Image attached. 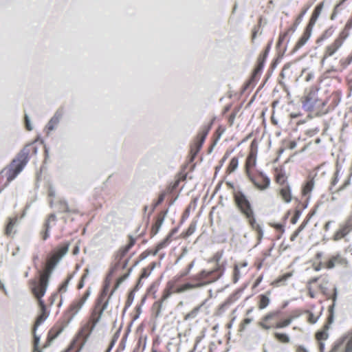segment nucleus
<instances>
[{"mask_svg": "<svg viewBox=\"0 0 352 352\" xmlns=\"http://www.w3.org/2000/svg\"><path fill=\"white\" fill-rule=\"evenodd\" d=\"M56 263H54L52 268H48L46 271L38 270V278L30 280V285L31 286V291L34 297L38 300V304L41 309H45L46 305L42 297L45 296L47 289L50 278L52 273V269L55 267Z\"/></svg>", "mask_w": 352, "mask_h": 352, "instance_id": "obj_1", "label": "nucleus"}, {"mask_svg": "<svg viewBox=\"0 0 352 352\" xmlns=\"http://www.w3.org/2000/svg\"><path fill=\"white\" fill-rule=\"evenodd\" d=\"M28 146V145L22 148L9 166L0 172V177H3V174L7 176L8 183L14 179L28 164L30 154Z\"/></svg>", "mask_w": 352, "mask_h": 352, "instance_id": "obj_2", "label": "nucleus"}, {"mask_svg": "<svg viewBox=\"0 0 352 352\" xmlns=\"http://www.w3.org/2000/svg\"><path fill=\"white\" fill-rule=\"evenodd\" d=\"M28 146V145L22 148L9 166L0 172V177H3V174L7 176L8 183L14 179L28 164L30 154Z\"/></svg>", "mask_w": 352, "mask_h": 352, "instance_id": "obj_3", "label": "nucleus"}, {"mask_svg": "<svg viewBox=\"0 0 352 352\" xmlns=\"http://www.w3.org/2000/svg\"><path fill=\"white\" fill-rule=\"evenodd\" d=\"M234 199L236 206L243 214L249 217L252 214V204L241 188L234 190Z\"/></svg>", "mask_w": 352, "mask_h": 352, "instance_id": "obj_4", "label": "nucleus"}, {"mask_svg": "<svg viewBox=\"0 0 352 352\" xmlns=\"http://www.w3.org/2000/svg\"><path fill=\"white\" fill-rule=\"evenodd\" d=\"M319 88L313 86L310 88V90L307 95L305 97V100L302 101V109L307 112H311L314 111V107L319 100L318 94Z\"/></svg>", "mask_w": 352, "mask_h": 352, "instance_id": "obj_5", "label": "nucleus"}, {"mask_svg": "<svg viewBox=\"0 0 352 352\" xmlns=\"http://www.w3.org/2000/svg\"><path fill=\"white\" fill-rule=\"evenodd\" d=\"M246 175L253 184L260 190H265L270 185V179L268 176L265 175L262 171H258V177L261 180H258L257 177L253 176L250 170L247 168L245 170Z\"/></svg>", "mask_w": 352, "mask_h": 352, "instance_id": "obj_6", "label": "nucleus"}, {"mask_svg": "<svg viewBox=\"0 0 352 352\" xmlns=\"http://www.w3.org/2000/svg\"><path fill=\"white\" fill-rule=\"evenodd\" d=\"M258 142L254 139L250 144V151L246 160L245 169L254 167L256 164V157L258 153Z\"/></svg>", "mask_w": 352, "mask_h": 352, "instance_id": "obj_7", "label": "nucleus"}, {"mask_svg": "<svg viewBox=\"0 0 352 352\" xmlns=\"http://www.w3.org/2000/svg\"><path fill=\"white\" fill-rule=\"evenodd\" d=\"M63 116V112L60 109H58L56 111L53 116L50 118L45 126V129L47 130V135H49L50 132L55 130L60 123V120L62 119Z\"/></svg>", "mask_w": 352, "mask_h": 352, "instance_id": "obj_8", "label": "nucleus"}, {"mask_svg": "<svg viewBox=\"0 0 352 352\" xmlns=\"http://www.w3.org/2000/svg\"><path fill=\"white\" fill-rule=\"evenodd\" d=\"M312 30V28L306 25L302 35L298 39L292 50V53L296 52L300 48L306 44L311 36Z\"/></svg>", "mask_w": 352, "mask_h": 352, "instance_id": "obj_9", "label": "nucleus"}, {"mask_svg": "<svg viewBox=\"0 0 352 352\" xmlns=\"http://www.w3.org/2000/svg\"><path fill=\"white\" fill-rule=\"evenodd\" d=\"M337 296H338V289L337 287H335L333 288V294L331 297V299L333 300V303L329 307V316L327 318V323L324 324V329H326V330H328L330 327V325L333 322L334 320V308L336 306V302L337 300Z\"/></svg>", "mask_w": 352, "mask_h": 352, "instance_id": "obj_10", "label": "nucleus"}, {"mask_svg": "<svg viewBox=\"0 0 352 352\" xmlns=\"http://www.w3.org/2000/svg\"><path fill=\"white\" fill-rule=\"evenodd\" d=\"M324 7V1L318 3L314 8L313 13L311 16V18L307 23V26L314 28L318 17L320 16V14L321 13V11Z\"/></svg>", "mask_w": 352, "mask_h": 352, "instance_id": "obj_11", "label": "nucleus"}, {"mask_svg": "<svg viewBox=\"0 0 352 352\" xmlns=\"http://www.w3.org/2000/svg\"><path fill=\"white\" fill-rule=\"evenodd\" d=\"M79 301H74L69 306L68 311L67 313V324H69L74 319L75 316L78 313L80 309H78Z\"/></svg>", "mask_w": 352, "mask_h": 352, "instance_id": "obj_12", "label": "nucleus"}, {"mask_svg": "<svg viewBox=\"0 0 352 352\" xmlns=\"http://www.w3.org/2000/svg\"><path fill=\"white\" fill-rule=\"evenodd\" d=\"M311 7V5L307 6V7H305L302 9L300 13L298 14V16L296 17L294 24L288 29V31H291L292 32H295L298 28V26L302 22L304 16L307 14V11L309 10V8Z\"/></svg>", "mask_w": 352, "mask_h": 352, "instance_id": "obj_13", "label": "nucleus"}, {"mask_svg": "<svg viewBox=\"0 0 352 352\" xmlns=\"http://www.w3.org/2000/svg\"><path fill=\"white\" fill-rule=\"evenodd\" d=\"M245 287L239 288L236 289L233 294H232L221 305V309L224 308V307L229 306L235 300H236L243 292Z\"/></svg>", "mask_w": 352, "mask_h": 352, "instance_id": "obj_14", "label": "nucleus"}, {"mask_svg": "<svg viewBox=\"0 0 352 352\" xmlns=\"http://www.w3.org/2000/svg\"><path fill=\"white\" fill-rule=\"evenodd\" d=\"M352 230V223L347 222L346 225L339 229L335 236L334 240H338L344 237Z\"/></svg>", "mask_w": 352, "mask_h": 352, "instance_id": "obj_15", "label": "nucleus"}, {"mask_svg": "<svg viewBox=\"0 0 352 352\" xmlns=\"http://www.w3.org/2000/svg\"><path fill=\"white\" fill-rule=\"evenodd\" d=\"M289 41H290V38H289V39L287 40L286 45L284 47V48L283 49V50L278 52V56L276 58H274L272 60V62L271 63L270 66V69H272L274 70L276 68L277 65L281 61L283 57L284 56L285 52L287 51V46H288Z\"/></svg>", "mask_w": 352, "mask_h": 352, "instance_id": "obj_16", "label": "nucleus"}, {"mask_svg": "<svg viewBox=\"0 0 352 352\" xmlns=\"http://www.w3.org/2000/svg\"><path fill=\"white\" fill-rule=\"evenodd\" d=\"M166 192L165 191H163L162 192L160 195H159V197L157 198V200L154 201L153 204H152L151 206V212L148 213V217H147V222H146V224L148 225V223H149V219H150V217L151 215V214L155 211V210L156 209V208L160 206L164 200L165 197H166Z\"/></svg>", "mask_w": 352, "mask_h": 352, "instance_id": "obj_17", "label": "nucleus"}, {"mask_svg": "<svg viewBox=\"0 0 352 352\" xmlns=\"http://www.w3.org/2000/svg\"><path fill=\"white\" fill-rule=\"evenodd\" d=\"M164 221V217H157L155 223L153 224V226L151 227V237H153L155 235H156L159 232Z\"/></svg>", "mask_w": 352, "mask_h": 352, "instance_id": "obj_18", "label": "nucleus"}, {"mask_svg": "<svg viewBox=\"0 0 352 352\" xmlns=\"http://www.w3.org/2000/svg\"><path fill=\"white\" fill-rule=\"evenodd\" d=\"M280 195L286 203H289L292 201V188L289 185L280 190Z\"/></svg>", "mask_w": 352, "mask_h": 352, "instance_id": "obj_19", "label": "nucleus"}, {"mask_svg": "<svg viewBox=\"0 0 352 352\" xmlns=\"http://www.w3.org/2000/svg\"><path fill=\"white\" fill-rule=\"evenodd\" d=\"M135 293H134V291H130L128 294L127 299L125 303L124 308L122 311V318L124 317V315L127 311V309L131 306V305L133 302L134 298H135Z\"/></svg>", "mask_w": 352, "mask_h": 352, "instance_id": "obj_20", "label": "nucleus"}, {"mask_svg": "<svg viewBox=\"0 0 352 352\" xmlns=\"http://www.w3.org/2000/svg\"><path fill=\"white\" fill-rule=\"evenodd\" d=\"M197 225V220H192L189 225L186 232H184L182 234L183 238L186 239L192 235L196 230Z\"/></svg>", "mask_w": 352, "mask_h": 352, "instance_id": "obj_21", "label": "nucleus"}, {"mask_svg": "<svg viewBox=\"0 0 352 352\" xmlns=\"http://www.w3.org/2000/svg\"><path fill=\"white\" fill-rule=\"evenodd\" d=\"M64 328L61 327L54 334H52V330H51L47 336V340L46 343L44 344L43 348H47L50 346L52 342L56 339L63 331Z\"/></svg>", "mask_w": 352, "mask_h": 352, "instance_id": "obj_22", "label": "nucleus"}, {"mask_svg": "<svg viewBox=\"0 0 352 352\" xmlns=\"http://www.w3.org/2000/svg\"><path fill=\"white\" fill-rule=\"evenodd\" d=\"M203 144L204 143L197 138V141L195 143L194 147L191 148L192 156L190 157V162L195 160V157L201 149Z\"/></svg>", "mask_w": 352, "mask_h": 352, "instance_id": "obj_23", "label": "nucleus"}, {"mask_svg": "<svg viewBox=\"0 0 352 352\" xmlns=\"http://www.w3.org/2000/svg\"><path fill=\"white\" fill-rule=\"evenodd\" d=\"M213 124V120H212L210 124L207 126H205L202 131L197 135V138L204 143L206 138L211 129V127Z\"/></svg>", "mask_w": 352, "mask_h": 352, "instance_id": "obj_24", "label": "nucleus"}, {"mask_svg": "<svg viewBox=\"0 0 352 352\" xmlns=\"http://www.w3.org/2000/svg\"><path fill=\"white\" fill-rule=\"evenodd\" d=\"M16 221H17V217L8 219V223L6 226V229H5V234L7 236H9L11 234L12 230L16 223Z\"/></svg>", "mask_w": 352, "mask_h": 352, "instance_id": "obj_25", "label": "nucleus"}, {"mask_svg": "<svg viewBox=\"0 0 352 352\" xmlns=\"http://www.w3.org/2000/svg\"><path fill=\"white\" fill-rule=\"evenodd\" d=\"M266 60H267L266 58H264L263 57H262L261 56H259L258 57L256 65L255 68L254 69V70L256 72V73H258L259 74L261 75L263 68H264V66H265V62H266Z\"/></svg>", "mask_w": 352, "mask_h": 352, "instance_id": "obj_26", "label": "nucleus"}, {"mask_svg": "<svg viewBox=\"0 0 352 352\" xmlns=\"http://www.w3.org/2000/svg\"><path fill=\"white\" fill-rule=\"evenodd\" d=\"M341 169H342L341 166H340L339 164L337 163V164H336V173L334 174V177H333V179L331 181V186L329 187V190L331 191L332 192H333L332 191L333 186H336L338 184V181L340 179V173L341 171Z\"/></svg>", "mask_w": 352, "mask_h": 352, "instance_id": "obj_27", "label": "nucleus"}, {"mask_svg": "<svg viewBox=\"0 0 352 352\" xmlns=\"http://www.w3.org/2000/svg\"><path fill=\"white\" fill-rule=\"evenodd\" d=\"M270 299L267 294H261L259 296V305L258 307L260 309L266 308L270 304Z\"/></svg>", "mask_w": 352, "mask_h": 352, "instance_id": "obj_28", "label": "nucleus"}, {"mask_svg": "<svg viewBox=\"0 0 352 352\" xmlns=\"http://www.w3.org/2000/svg\"><path fill=\"white\" fill-rule=\"evenodd\" d=\"M275 172L276 173V182L280 184H283L285 181V171L284 168H280L278 169V168H275Z\"/></svg>", "mask_w": 352, "mask_h": 352, "instance_id": "obj_29", "label": "nucleus"}, {"mask_svg": "<svg viewBox=\"0 0 352 352\" xmlns=\"http://www.w3.org/2000/svg\"><path fill=\"white\" fill-rule=\"evenodd\" d=\"M316 213V211L314 210L313 212H310L306 219L302 221V223L300 224V226L298 228V229L295 231V232L298 234H299L306 227V226L308 224L310 219L312 217L313 215H314Z\"/></svg>", "mask_w": 352, "mask_h": 352, "instance_id": "obj_30", "label": "nucleus"}, {"mask_svg": "<svg viewBox=\"0 0 352 352\" xmlns=\"http://www.w3.org/2000/svg\"><path fill=\"white\" fill-rule=\"evenodd\" d=\"M226 265L227 262L226 261L222 262L221 264L217 263V267L215 269V271L219 272V274L216 278H214V280H217V279L220 278L224 274L226 269Z\"/></svg>", "mask_w": 352, "mask_h": 352, "instance_id": "obj_31", "label": "nucleus"}, {"mask_svg": "<svg viewBox=\"0 0 352 352\" xmlns=\"http://www.w3.org/2000/svg\"><path fill=\"white\" fill-rule=\"evenodd\" d=\"M44 230L41 232L42 239L45 241L50 237V223L49 220H45L43 225Z\"/></svg>", "mask_w": 352, "mask_h": 352, "instance_id": "obj_32", "label": "nucleus"}, {"mask_svg": "<svg viewBox=\"0 0 352 352\" xmlns=\"http://www.w3.org/2000/svg\"><path fill=\"white\" fill-rule=\"evenodd\" d=\"M49 314H41L38 316L36 318L35 324L34 325V330L36 331L38 327L42 323H43L46 319L48 318Z\"/></svg>", "mask_w": 352, "mask_h": 352, "instance_id": "obj_33", "label": "nucleus"}, {"mask_svg": "<svg viewBox=\"0 0 352 352\" xmlns=\"http://www.w3.org/2000/svg\"><path fill=\"white\" fill-rule=\"evenodd\" d=\"M289 32L290 31H288V30H287L285 32L280 34L278 39V41H277L276 45V48L278 52L283 50H280V47H281L284 40L285 39L286 36L288 35Z\"/></svg>", "mask_w": 352, "mask_h": 352, "instance_id": "obj_34", "label": "nucleus"}, {"mask_svg": "<svg viewBox=\"0 0 352 352\" xmlns=\"http://www.w3.org/2000/svg\"><path fill=\"white\" fill-rule=\"evenodd\" d=\"M260 76L261 74L256 73V72L253 70L250 78L246 82L251 86L254 87L257 81L259 80Z\"/></svg>", "mask_w": 352, "mask_h": 352, "instance_id": "obj_35", "label": "nucleus"}, {"mask_svg": "<svg viewBox=\"0 0 352 352\" xmlns=\"http://www.w3.org/2000/svg\"><path fill=\"white\" fill-rule=\"evenodd\" d=\"M239 166V158L236 157H234L231 159L228 167V171L230 173H232Z\"/></svg>", "mask_w": 352, "mask_h": 352, "instance_id": "obj_36", "label": "nucleus"}, {"mask_svg": "<svg viewBox=\"0 0 352 352\" xmlns=\"http://www.w3.org/2000/svg\"><path fill=\"white\" fill-rule=\"evenodd\" d=\"M150 250H146L144 251L142 253L140 254L139 258L134 262L133 265L131 267H133V268L136 267L142 261L146 259L150 255Z\"/></svg>", "mask_w": 352, "mask_h": 352, "instance_id": "obj_37", "label": "nucleus"}, {"mask_svg": "<svg viewBox=\"0 0 352 352\" xmlns=\"http://www.w3.org/2000/svg\"><path fill=\"white\" fill-rule=\"evenodd\" d=\"M91 292V287H88L87 289L86 292H85V294H83V296L79 300H78L79 301L78 309L82 308V307L85 303L87 298L89 297Z\"/></svg>", "mask_w": 352, "mask_h": 352, "instance_id": "obj_38", "label": "nucleus"}, {"mask_svg": "<svg viewBox=\"0 0 352 352\" xmlns=\"http://www.w3.org/2000/svg\"><path fill=\"white\" fill-rule=\"evenodd\" d=\"M33 331H34L33 329ZM41 336L36 335V331H34V352H43V351L39 348Z\"/></svg>", "mask_w": 352, "mask_h": 352, "instance_id": "obj_39", "label": "nucleus"}, {"mask_svg": "<svg viewBox=\"0 0 352 352\" xmlns=\"http://www.w3.org/2000/svg\"><path fill=\"white\" fill-rule=\"evenodd\" d=\"M275 338L280 342L287 343L289 342V337L287 334L284 333H275Z\"/></svg>", "mask_w": 352, "mask_h": 352, "instance_id": "obj_40", "label": "nucleus"}, {"mask_svg": "<svg viewBox=\"0 0 352 352\" xmlns=\"http://www.w3.org/2000/svg\"><path fill=\"white\" fill-rule=\"evenodd\" d=\"M316 337L319 342H321V340H327L329 338V333H327V330L324 329V330L318 331L316 333Z\"/></svg>", "mask_w": 352, "mask_h": 352, "instance_id": "obj_41", "label": "nucleus"}, {"mask_svg": "<svg viewBox=\"0 0 352 352\" xmlns=\"http://www.w3.org/2000/svg\"><path fill=\"white\" fill-rule=\"evenodd\" d=\"M190 208H191V206L188 205L184 210V211L182 214V218L180 219V221H179V226H182L189 217L190 213Z\"/></svg>", "mask_w": 352, "mask_h": 352, "instance_id": "obj_42", "label": "nucleus"}, {"mask_svg": "<svg viewBox=\"0 0 352 352\" xmlns=\"http://www.w3.org/2000/svg\"><path fill=\"white\" fill-rule=\"evenodd\" d=\"M59 210L62 212H71L72 210L69 209L67 201L65 199L60 200L59 201Z\"/></svg>", "mask_w": 352, "mask_h": 352, "instance_id": "obj_43", "label": "nucleus"}, {"mask_svg": "<svg viewBox=\"0 0 352 352\" xmlns=\"http://www.w3.org/2000/svg\"><path fill=\"white\" fill-rule=\"evenodd\" d=\"M70 243L69 242H65L62 245L58 248V251L60 254V258L65 256L69 250Z\"/></svg>", "mask_w": 352, "mask_h": 352, "instance_id": "obj_44", "label": "nucleus"}, {"mask_svg": "<svg viewBox=\"0 0 352 352\" xmlns=\"http://www.w3.org/2000/svg\"><path fill=\"white\" fill-rule=\"evenodd\" d=\"M129 250H130L129 248H127L126 246L121 248L119 250L116 258L118 259L119 261H120V260H122V258H124L125 256V255L128 253V252Z\"/></svg>", "mask_w": 352, "mask_h": 352, "instance_id": "obj_45", "label": "nucleus"}, {"mask_svg": "<svg viewBox=\"0 0 352 352\" xmlns=\"http://www.w3.org/2000/svg\"><path fill=\"white\" fill-rule=\"evenodd\" d=\"M111 283V279L107 278H105L102 289L100 294H102L103 296H106L107 295V292L109 291Z\"/></svg>", "mask_w": 352, "mask_h": 352, "instance_id": "obj_46", "label": "nucleus"}, {"mask_svg": "<svg viewBox=\"0 0 352 352\" xmlns=\"http://www.w3.org/2000/svg\"><path fill=\"white\" fill-rule=\"evenodd\" d=\"M345 341V338H341L338 339L333 344L331 350L329 352H337V351L340 348V346L344 344Z\"/></svg>", "mask_w": 352, "mask_h": 352, "instance_id": "obj_47", "label": "nucleus"}, {"mask_svg": "<svg viewBox=\"0 0 352 352\" xmlns=\"http://www.w3.org/2000/svg\"><path fill=\"white\" fill-rule=\"evenodd\" d=\"M170 241L171 239L167 235L165 239L157 244L156 247L160 250L166 248L170 243Z\"/></svg>", "mask_w": 352, "mask_h": 352, "instance_id": "obj_48", "label": "nucleus"}, {"mask_svg": "<svg viewBox=\"0 0 352 352\" xmlns=\"http://www.w3.org/2000/svg\"><path fill=\"white\" fill-rule=\"evenodd\" d=\"M247 219L249 220L250 225L251 226L252 228L254 230L257 229V226H260L259 224L256 223V218L254 217V210L252 211V214L249 216H245Z\"/></svg>", "mask_w": 352, "mask_h": 352, "instance_id": "obj_49", "label": "nucleus"}, {"mask_svg": "<svg viewBox=\"0 0 352 352\" xmlns=\"http://www.w3.org/2000/svg\"><path fill=\"white\" fill-rule=\"evenodd\" d=\"M233 151H226L224 156L221 158V160H220L219 162V166H217L215 167V173L217 174V172H219L221 168V166H223V163L226 162V160L228 159V157H229V155H230V153Z\"/></svg>", "mask_w": 352, "mask_h": 352, "instance_id": "obj_50", "label": "nucleus"}, {"mask_svg": "<svg viewBox=\"0 0 352 352\" xmlns=\"http://www.w3.org/2000/svg\"><path fill=\"white\" fill-rule=\"evenodd\" d=\"M314 186V179H311L306 183V186L303 188V194L306 195L307 193L311 192L313 190Z\"/></svg>", "mask_w": 352, "mask_h": 352, "instance_id": "obj_51", "label": "nucleus"}, {"mask_svg": "<svg viewBox=\"0 0 352 352\" xmlns=\"http://www.w3.org/2000/svg\"><path fill=\"white\" fill-rule=\"evenodd\" d=\"M293 319H294V318H287L282 322L277 323L276 328L281 329V328H284V327L289 326L292 323Z\"/></svg>", "mask_w": 352, "mask_h": 352, "instance_id": "obj_52", "label": "nucleus"}, {"mask_svg": "<svg viewBox=\"0 0 352 352\" xmlns=\"http://www.w3.org/2000/svg\"><path fill=\"white\" fill-rule=\"evenodd\" d=\"M334 32V28L333 27H330L327 30H326L321 35V39L322 40H326L330 36L333 35Z\"/></svg>", "mask_w": 352, "mask_h": 352, "instance_id": "obj_53", "label": "nucleus"}, {"mask_svg": "<svg viewBox=\"0 0 352 352\" xmlns=\"http://www.w3.org/2000/svg\"><path fill=\"white\" fill-rule=\"evenodd\" d=\"M184 276H181V274H179L176 275L173 278V281H168V287H169V289H172L173 288L175 284L177 283H179V281H181V279Z\"/></svg>", "mask_w": 352, "mask_h": 352, "instance_id": "obj_54", "label": "nucleus"}, {"mask_svg": "<svg viewBox=\"0 0 352 352\" xmlns=\"http://www.w3.org/2000/svg\"><path fill=\"white\" fill-rule=\"evenodd\" d=\"M120 267V261H118L113 266H112L110 270H109V273L107 274V278L109 279H111L112 276L113 275V274L115 273V272H116L118 270V269Z\"/></svg>", "mask_w": 352, "mask_h": 352, "instance_id": "obj_55", "label": "nucleus"}, {"mask_svg": "<svg viewBox=\"0 0 352 352\" xmlns=\"http://www.w3.org/2000/svg\"><path fill=\"white\" fill-rule=\"evenodd\" d=\"M122 324H121L120 326V327L117 329V331H116V333H114V335L113 336V338L111 340L110 342H111V345L113 344H116V343L117 342L120 336V333H121V331H122Z\"/></svg>", "mask_w": 352, "mask_h": 352, "instance_id": "obj_56", "label": "nucleus"}, {"mask_svg": "<svg viewBox=\"0 0 352 352\" xmlns=\"http://www.w3.org/2000/svg\"><path fill=\"white\" fill-rule=\"evenodd\" d=\"M160 285V283L157 281H155L151 284V285L147 289V293H153L155 294L157 292V287Z\"/></svg>", "mask_w": 352, "mask_h": 352, "instance_id": "obj_57", "label": "nucleus"}, {"mask_svg": "<svg viewBox=\"0 0 352 352\" xmlns=\"http://www.w3.org/2000/svg\"><path fill=\"white\" fill-rule=\"evenodd\" d=\"M302 214V210L296 209L294 212V216L291 219V223L296 224Z\"/></svg>", "mask_w": 352, "mask_h": 352, "instance_id": "obj_58", "label": "nucleus"}, {"mask_svg": "<svg viewBox=\"0 0 352 352\" xmlns=\"http://www.w3.org/2000/svg\"><path fill=\"white\" fill-rule=\"evenodd\" d=\"M127 338L126 336H122L121 341L119 344V346L118 349H116V352H120V351H124L126 348V343Z\"/></svg>", "mask_w": 352, "mask_h": 352, "instance_id": "obj_59", "label": "nucleus"}, {"mask_svg": "<svg viewBox=\"0 0 352 352\" xmlns=\"http://www.w3.org/2000/svg\"><path fill=\"white\" fill-rule=\"evenodd\" d=\"M291 275L289 274H284L281 276H280L278 278H277L275 281H274V284L276 285V286H279L280 285V283H285L287 279Z\"/></svg>", "mask_w": 352, "mask_h": 352, "instance_id": "obj_60", "label": "nucleus"}, {"mask_svg": "<svg viewBox=\"0 0 352 352\" xmlns=\"http://www.w3.org/2000/svg\"><path fill=\"white\" fill-rule=\"evenodd\" d=\"M69 280H65L58 287V292H66L67 291V287L69 284Z\"/></svg>", "mask_w": 352, "mask_h": 352, "instance_id": "obj_61", "label": "nucleus"}, {"mask_svg": "<svg viewBox=\"0 0 352 352\" xmlns=\"http://www.w3.org/2000/svg\"><path fill=\"white\" fill-rule=\"evenodd\" d=\"M240 278V271L238 265L236 264L234 267V275H233V282L234 283H237Z\"/></svg>", "mask_w": 352, "mask_h": 352, "instance_id": "obj_62", "label": "nucleus"}, {"mask_svg": "<svg viewBox=\"0 0 352 352\" xmlns=\"http://www.w3.org/2000/svg\"><path fill=\"white\" fill-rule=\"evenodd\" d=\"M351 28H346V25H345L344 28L340 33L338 37L340 38H341L342 40L344 41L349 36V30Z\"/></svg>", "mask_w": 352, "mask_h": 352, "instance_id": "obj_63", "label": "nucleus"}, {"mask_svg": "<svg viewBox=\"0 0 352 352\" xmlns=\"http://www.w3.org/2000/svg\"><path fill=\"white\" fill-rule=\"evenodd\" d=\"M337 50L338 49L331 44L327 47L325 53L327 56H331L333 55L337 52Z\"/></svg>", "mask_w": 352, "mask_h": 352, "instance_id": "obj_64", "label": "nucleus"}]
</instances>
